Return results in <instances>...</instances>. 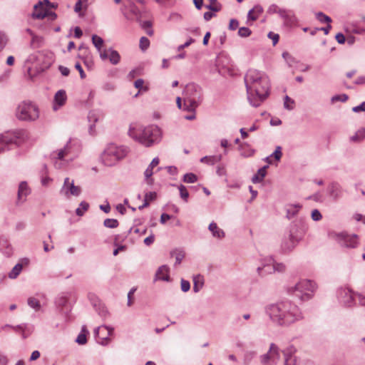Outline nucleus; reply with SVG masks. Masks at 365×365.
I'll list each match as a JSON object with an SVG mask.
<instances>
[{"instance_id": "obj_1", "label": "nucleus", "mask_w": 365, "mask_h": 365, "mask_svg": "<svg viewBox=\"0 0 365 365\" xmlns=\"http://www.w3.org/2000/svg\"><path fill=\"white\" fill-rule=\"evenodd\" d=\"M247 98L254 107L259 106L269 95V82L267 76L258 70L250 69L245 76Z\"/></svg>"}, {"instance_id": "obj_2", "label": "nucleus", "mask_w": 365, "mask_h": 365, "mask_svg": "<svg viewBox=\"0 0 365 365\" xmlns=\"http://www.w3.org/2000/svg\"><path fill=\"white\" fill-rule=\"evenodd\" d=\"M271 319L279 324H290L302 319L299 308L289 302H284L269 307Z\"/></svg>"}, {"instance_id": "obj_3", "label": "nucleus", "mask_w": 365, "mask_h": 365, "mask_svg": "<svg viewBox=\"0 0 365 365\" xmlns=\"http://www.w3.org/2000/svg\"><path fill=\"white\" fill-rule=\"evenodd\" d=\"M128 135L140 144L150 147L160 140L161 131L155 125L143 128L136 124H132L130 126Z\"/></svg>"}, {"instance_id": "obj_4", "label": "nucleus", "mask_w": 365, "mask_h": 365, "mask_svg": "<svg viewBox=\"0 0 365 365\" xmlns=\"http://www.w3.org/2000/svg\"><path fill=\"white\" fill-rule=\"evenodd\" d=\"M201 90L194 83L187 84L183 91V110L195 112L201 101Z\"/></svg>"}, {"instance_id": "obj_5", "label": "nucleus", "mask_w": 365, "mask_h": 365, "mask_svg": "<svg viewBox=\"0 0 365 365\" xmlns=\"http://www.w3.org/2000/svg\"><path fill=\"white\" fill-rule=\"evenodd\" d=\"M317 289L315 283L310 280H302L288 289V292L302 301L311 299Z\"/></svg>"}, {"instance_id": "obj_6", "label": "nucleus", "mask_w": 365, "mask_h": 365, "mask_svg": "<svg viewBox=\"0 0 365 365\" xmlns=\"http://www.w3.org/2000/svg\"><path fill=\"white\" fill-rule=\"evenodd\" d=\"M16 116L20 120H36L39 117V110L34 103L30 101H23L16 108Z\"/></svg>"}, {"instance_id": "obj_7", "label": "nucleus", "mask_w": 365, "mask_h": 365, "mask_svg": "<svg viewBox=\"0 0 365 365\" xmlns=\"http://www.w3.org/2000/svg\"><path fill=\"white\" fill-rule=\"evenodd\" d=\"M29 138V135L26 130H15L6 132L0 135V152L3 148L15 144L19 145L26 142Z\"/></svg>"}, {"instance_id": "obj_8", "label": "nucleus", "mask_w": 365, "mask_h": 365, "mask_svg": "<svg viewBox=\"0 0 365 365\" xmlns=\"http://www.w3.org/2000/svg\"><path fill=\"white\" fill-rule=\"evenodd\" d=\"M125 155V150L124 148L114 144H110L103 152L102 160L106 165L110 166L123 158Z\"/></svg>"}, {"instance_id": "obj_9", "label": "nucleus", "mask_w": 365, "mask_h": 365, "mask_svg": "<svg viewBox=\"0 0 365 365\" xmlns=\"http://www.w3.org/2000/svg\"><path fill=\"white\" fill-rule=\"evenodd\" d=\"M51 4L48 0H43L38 2L34 6L33 17L38 19H42L45 17H48L51 21L56 19V14L52 11H49L47 9Z\"/></svg>"}, {"instance_id": "obj_10", "label": "nucleus", "mask_w": 365, "mask_h": 365, "mask_svg": "<svg viewBox=\"0 0 365 365\" xmlns=\"http://www.w3.org/2000/svg\"><path fill=\"white\" fill-rule=\"evenodd\" d=\"M81 192V188L78 185H75L74 181L66 178L64 180V182L62 188L61 189V193L64 195L67 198L71 196H78Z\"/></svg>"}, {"instance_id": "obj_11", "label": "nucleus", "mask_w": 365, "mask_h": 365, "mask_svg": "<svg viewBox=\"0 0 365 365\" xmlns=\"http://www.w3.org/2000/svg\"><path fill=\"white\" fill-rule=\"evenodd\" d=\"M71 151V146L68 143L63 148L59 149L51 153V156L54 161V165L58 168H61L63 165L61 161H64L68 157Z\"/></svg>"}, {"instance_id": "obj_12", "label": "nucleus", "mask_w": 365, "mask_h": 365, "mask_svg": "<svg viewBox=\"0 0 365 365\" xmlns=\"http://www.w3.org/2000/svg\"><path fill=\"white\" fill-rule=\"evenodd\" d=\"M279 359L278 348L271 344L268 353L262 357L263 365H276Z\"/></svg>"}, {"instance_id": "obj_13", "label": "nucleus", "mask_w": 365, "mask_h": 365, "mask_svg": "<svg viewBox=\"0 0 365 365\" xmlns=\"http://www.w3.org/2000/svg\"><path fill=\"white\" fill-rule=\"evenodd\" d=\"M284 269V266L282 264H275L273 259H268V263L264 264L262 267H258L257 270L259 274L265 275L272 274L275 270L282 272Z\"/></svg>"}, {"instance_id": "obj_14", "label": "nucleus", "mask_w": 365, "mask_h": 365, "mask_svg": "<svg viewBox=\"0 0 365 365\" xmlns=\"http://www.w3.org/2000/svg\"><path fill=\"white\" fill-rule=\"evenodd\" d=\"M336 237L341 240L343 243V245L346 247L354 248L358 245V239L357 236L354 235H347L346 234L342 232L336 235Z\"/></svg>"}, {"instance_id": "obj_15", "label": "nucleus", "mask_w": 365, "mask_h": 365, "mask_svg": "<svg viewBox=\"0 0 365 365\" xmlns=\"http://www.w3.org/2000/svg\"><path fill=\"white\" fill-rule=\"evenodd\" d=\"M113 332V328H110L106 326H102L99 327L98 329L96 331V334L98 335V338L101 339V343L102 344H106L109 341L108 336L112 335Z\"/></svg>"}, {"instance_id": "obj_16", "label": "nucleus", "mask_w": 365, "mask_h": 365, "mask_svg": "<svg viewBox=\"0 0 365 365\" xmlns=\"http://www.w3.org/2000/svg\"><path fill=\"white\" fill-rule=\"evenodd\" d=\"M67 100V96L66 93V91L63 90H60L56 92V93L54 96V100H53V110H56L61 106H63Z\"/></svg>"}, {"instance_id": "obj_17", "label": "nucleus", "mask_w": 365, "mask_h": 365, "mask_svg": "<svg viewBox=\"0 0 365 365\" xmlns=\"http://www.w3.org/2000/svg\"><path fill=\"white\" fill-rule=\"evenodd\" d=\"M30 194V188L29 187L26 182H21L19 184L18 190V201L23 202L25 201L26 197Z\"/></svg>"}, {"instance_id": "obj_18", "label": "nucleus", "mask_w": 365, "mask_h": 365, "mask_svg": "<svg viewBox=\"0 0 365 365\" xmlns=\"http://www.w3.org/2000/svg\"><path fill=\"white\" fill-rule=\"evenodd\" d=\"M29 260L26 259H22L21 263L16 264L12 270L9 273V277L11 279L16 278L22 270L24 265H27Z\"/></svg>"}, {"instance_id": "obj_19", "label": "nucleus", "mask_w": 365, "mask_h": 365, "mask_svg": "<svg viewBox=\"0 0 365 365\" xmlns=\"http://www.w3.org/2000/svg\"><path fill=\"white\" fill-rule=\"evenodd\" d=\"M345 294L354 304L358 303L359 305L365 306V297L358 293H352L351 291H345Z\"/></svg>"}, {"instance_id": "obj_20", "label": "nucleus", "mask_w": 365, "mask_h": 365, "mask_svg": "<svg viewBox=\"0 0 365 365\" xmlns=\"http://www.w3.org/2000/svg\"><path fill=\"white\" fill-rule=\"evenodd\" d=\"M156 279L169 281V268L163 265L159 267L155 274Z\"/></svg>"}, {"instance_id": "obj_21", "label": "nucleus", "mask_w": 365, "mask_h": 365, "mask_svg": "<svg viewBox=\"0 0 365 365\" xmlns=\"http://www.w3.org/2000/svg\"><path fill=\"white\" fill-rule=\"evenodd\" d=\"M294 352L295 349L294 347H290L284 351L285 355L284 365H297L296 359L291 356Z\"/></svg>"}, {"instance_id": "obj_22", "label": "nucleus", "mask_w": 365, "mask_h": 365, "mask_svg": "<svg viewBox=\"0 0 365 365\" xmlns=\"http://www.w3.org/2000/svg\"><path fill=\"white\" fill-rule=\"evenodd\" d=\"M267 168H268V165H265V166L262 167V168H260L258 170V172L257 173V174H255L253 176V178L252 179V182L257 183V182H262L267 175Z\"/></svg>"}, {"instance_id": "obj_23", "label": "nucleus", "mask_w": 365, "mask_h": 365, "mask_svg": "<svg viewBox=\"0 0 365 365\" xmlns=\"http://www.w3.org/2000/svg\"><path fill=\"white\" fill-rule=\"evenodd\" d=\"M263 12V9L261 6L257 5L248 13V19L255 21L258 19L259 15Z\"/></svg>"}, {"instance_id": "obj_24", "label": "nucleus", "mask_w": 365, "mask_h": 365, "mask_svg": "<svg viewBox=\"0 0 365 365\" xmlns=\"http://www.w3.org/2000/svg\"><path fill=\"white\" fill-rule=\"evenodd\" d=\"M282 156V148L280 146H277L273 153L270 156L267 157L265 160L268 164H272L273 163L272 158H274L275 160L279 161Z\"/></svg>"}, {"instance_id": "obj_25", "label": "nucleus", "mask_w": 365, "mask_h": 365, "mask_svg": "<svg viewBox=\"0 0 365 365\" xmlns=\"http://www.w3.org/2000/svg\"><path fill=\"white\" fill-rule=\"evenodd\" d=\"M209 230L212 232L214 237L218 238H222L225 236V233L222 230L219 228L216 223L212 222L209 225Z\"/></svg>"}, {"instance_id": "obj_26", "label": "nucleus", "mask_w": 365, "mask_h": 365, "mask_svg": "<svg viewBox=\"0 0 365 365\" xmlns=\"http://www.w3.org/2000/svg\"><path fill=\"white\" fill-rule=\"evenodd\" d=\"M296 242L297 241L294 239V236L292 235H289V239L283 242L282 249L284 251L292 250L294 247Z\"/></svg>"}, {"instance_id": "obj_27", "label": "nucleus", "mask_w": 365, "mask_h": 365, "mask_svg": "<svg viewBox=\"0 0 365 365\" xmlns=\"http://www.w3.org/2000/svg\"><path fill=\"white\" fill-rule=\"evenodd\" d=\"M193 290L195 292H197L203 286L204 284V278L201 275H197L195 276L193 278Z\"/></svg>"}, {"instance_id": "obj_28", "label": "nucleus", "mask_w": 365, "mask_h": 365, "mask_svg": "<svg viewBox=\"0 0 365 365\" xmlns=\"http://www.w3.org/2000/svg\"><path fill=\"white\" fill-rule=\"evenodd\" d=\"M159 164V159L158 158H155L152 162L150 163L148 168L145 171V176L148 179L150 178L153 173V169L156 167Z\"/></svg>"}, {"instance_id": "obj_29", "label": "nucleus", "mask_w": 365, "mask_h": 365, "mask_svg": "<svg viewBox=\"0 0 365 365\" xmlns=\"http://www.w3.org/2000/svg\"><path fill=\"white\" fill-rule=\"evenodd\" d=\"M157 194L155 192H150L145 195V202L142 206L139 207V209H142L149 205L150 202L155 200Z\"/></svg>"}, {"instance_id": "obj_30", "label": "nucleus", "mask_w": 365, "mask_h": 365, "mask_svg": "<svg viewBox=\"0 0 365 365\" xmlns=\"http://www.w3.org/2000/svg\"><path fill=\"white\" fill-rule=\"evenodd\" d=\"M365 138V129L361 128L358 130L356 133L352 135L350 140L353 142H360Z\"/></svg>"}, {"instance_id": "obj_31", "label": "nucleus", "mask_w": 365, "mask_h": 365, "mask_svg": "<svg viewBox=\"0 0 365 365\" xmlns=\"http://www.w3.org/2000/svg\"><path fill=\"white\" fill-rule=\"evenodd\" d=\"M221 160L220 155L206 156L201 159V162L210 165H214Z\"/></svg>"}, {"instance_id": "obj_32", "label": "nucleus", "mask_w": 365, "mask_h": 365, "mask_svg": "<svg viewBox=\"0 0 365 365\" xmlns=\"http://www.w3.org/2000/svg\"><path fill=\"white\" fill-rule=\"evenodd\" d=\"M108 58L111 63L115 65L119 63L120 60V56L118 51L110 50Z\"/></svg>"}, {"instance_id": "obj_33", "label": "nucleus", "mask_w": 365, "mask_h": 365, "mask_svg": "<svg viewBox=\"0 0 365 365\" xmlns=\"http://www.w3.org/2000/svg\"><path fill=\"white\" fill-rule=\"evenodd\" d=\"M209 4L206 5V8L209 10L215 12H217L221 9V5L217 2V0H208Z\"/></svg>"}, {"instance_id": "obj_34", "label": "nucleus", "mask_w": 365, "mask_h": 365, "mask_svg": "<svg viewBox=\"0 0 365 365\" xmlns=\"http://www.w3.org/2000/svg\"><path fill=\"white\" fill-rule=\"evenodd\" d=\"M301 208L299 205H289L287 208V215L289 217L294 216Z\"/></svg>"}, {"instance_id": "obj_35", "label": "nucleus", "mask_w": 365, "mask_h": 365, "mask_svg": "<svg viewBox=\"0 0 365 365\" xmlns=\"http://www.w3.org/2000/svg\"><path fill=\"white\" fill-rule=\"evenodd\" d=\"M152 22L150 21H145L140 24L141 27L145 31L146 34L152 36L154 34L153 30L151 29Z\"/></svg>"}, {"instance_id": "obj_36", "label": "nucleus", "mask_w": 365, "mask_h": 365, "mask_svg": "<svg viewBox=\"0 0 365 365\" xmlns=\"http://www.w3.org/2000/svg\"><path fill=\"white\" fill-rule=\"evenodd\" d=\"M92 42L98 51H101V49L103 46V38L97 35H93L92 36Z\"/></svg>"}, {"instance_id": "obj_37", "label": "nucleus", "mask_w": 365, "mask_h": 365, "mask_svg": "<svg viewBox=\"0 0 365 365\" xmlns=\"http://www.w3.org/2000/svg\"><path fill=\"white\" fill-rule=\"evenodd\" d=\"M89 204L86 202H81L79 207L76 209V214L78 216H82L85 212L88 210Z\"/></svg>"}, {"instance_id": "obj_38", "label": "nucleus", "mask_w": 365, "mask_h": 365, "mask_svg": "<svg viewBox=\"0 0 365 365\" xmlns=\"http://www.w3.org/2000/svg\"><path fill=\"white\" fill-rule=\"evenodd\" d=\"M150 46V41L146 37H141L139 42V47L143 51H145Z\"/></svg>"}, {"instance_id": "obj_39", "label": "nucleus", "mask_w": 365, "mask_h": 365, "mask_svg": "<svg viewBox=\"0 0 365 365\" xmlns=\"http://www.w3.org/2000/svg\"><path fill=\"white\" fill-rule=\"evenodd\" d=\"M28 304L36 310H38L41 307L39 301L34 297H30L28 299Z\"/></svg>"}, {"instance_id": "obj_40", "label": "nucleus", "mask_w": 365, "mask_h": 365, "mask_svg": "<svg viewBox=\"0 0 365 365\" xmlns=\"http://www.w3.org/2000/svg\"><path fill=\"white\" fill-rule=\"evenodd\" d=\"M103 225L108 228H115L118 226V222L115 219H106L104 220Z\"/></svg>"}, {"instance_id": "obj_41", "label": "nucleus", "mask_w": 365, "mask_h": 365, "mask_svg": "<svg viewBox=\"0 0 365 365\" xmlns=\"http://www.w3.org/2000/svg\"><path fill=\"white\" fill-rule=\"evenodd\" d=\"M197 180V176L193 173H187L183 177V181L186 183H193Z\"/></svg>"}, {"instance_id": "obj_42", "label": "nucleus", "mask_w": 365, "mask_h": 365, "mask_svg": "<svg viewBox=\"0 0 365 365\" xmlns=\"http://www.w3.org/2000/svg\"><path fill=\"white\" fill-rule=\"evenodd\" d=\"M317 19L322 23L329 24L331 22V18L322 12L317 14Z\"/></svg>"}, {"instance_id": "obj_43", "label": "nucleus", "mask_w": 365, "mask_h": 365, "mask_svg": "<svg viewBox=\"0 0 365 365\" xmlns=\"http://www.w3.org/2000/svg\"><path fill=\"white\" fill-rule=\"evenodd\" d=\"M28 32L30 34V35L32 37V39H31V43L33 45H36V46H38L40 45V43L42 42L43 41V38L41 37H39V36H37L36 35H34L33 34V32L28 29Z\"/></svg>"}, {"instance_id": "obj_44", "label": "nucleus", "mask_w": 365, "mask_h": 365, "mask_svg": "<svg viewBox=\"0 0 365 365\" xmlns=\"http://www.w3.org/2000/svg\"><path fill=\"white\" fill-rule=\"evenodd\" d=\"M179 191H180V197L185 201H187V198H188V196H189V193H188L186 187L184 185H181L179 186Z\"/></svg>"}, {"instance_id": "obj_45", "label": "nucleus", "mask_w": 365, "mask_h": 365, "mask_svg": "<svg viewBox=\"0 0 365 365\" xmlns=\"http://www.w3.org/2000/svg\"><path fill=\"white\" fill-rule=\"evenodd\" d=\"M8 41L7 36L3 32H0V52L4 49Z\"/></svg>"}, {"instance_id": "obj_46", "label": "nucleus", "mask_w": 365, "mask_h": 365, "mask_svg": "<svg viewBox=\"0 0 365 365\" xmlns=\"http://www.w3.org/2000/svg\"><path fill=\"white\" fill-rule=\"evenodd\" d=\"M251 31L247 27H241L239 29L238 34L241 37H247L251 34Z\"/></svg>"}, {"instance_id": "obj_47", "label": "nucleus", "mask_w": 365, "mask_h": 365, "mask_svg": "<svg viewBox=\"0 0 365 365\" xmlns=\"http://www.w3.org/2000/svg\"><path fill=\"white\" fill-rule=\"evenodd\" d=\"M294 101L292 100L289 97L286 96L284 98V106L288 110H292L294 108Z\"/></svg>"}, {"instance_id": "obj_48", "label": "nucleus", "mask_w": 365, "mask_h": 365, "mask_svg": "<svg viewBox=\"0 0 365 365\" xmlns=\"http://www.w3.org/2000/svg\"><path fill=\"white\" fill-rule=\"evenodd\" d=\"M348 99V96L346 94H341V95H336L331 98V101L336 102V101H342L345 102Z\"/></svg>"}, {"instance_id": "obj_49", "label": "nucleus", "mask_w": 365, "mask_h": 365, "mask_svg": "<svg viewBox=\"0 0 365 365\" xmlns=\"http://www.w3.org/2000/svg\"><path fill=\"white\" fill-rule=\"evenodd\" d=\"M87 341L85 333H80L76 339V342L79 344H85Z\"/></svg>"}, {"instance_id": "obj_50", "label": "nucleus", "mask_w": 365, "mask_h": 365, "mask_svg": "<svg viewBox=\"0 0 365 365\" xmlns=\"http://www.w3.org/2000/svg\"><path fill=\"white\" fill-rule=\"evenodd\" d=\"M144 81L143 79H138L135 81V87L138 89H143L144 91H147L148 88L146 86L143 87Z\"/></svg>"}, {"instance_id": "obj_51", "label": "nucleus", "mask_w": 365, "mask_h": 365, "mask_svg": "<svg viewBox=\"0 0 365 365\" xmlns=\"http://www.w3.org/2000/svg\"><path fill=\"white\" fill-rule=\"evenodd\" d=\"M312 218L314 221H318L322 219V215L318 210H314L312 212Z\"/></svg>"}, {"instance_id": "obj_52", "label": "nucleus", "mask_w": 365, "mask_h": 365, "mask_svg": "<svg viewBox=\"0 0 365 365\" xmlns=\"http://www.w3.org/2000/svg\"><path fill=\"white\" fill-rule=\"evenodd\" d=\"M331 194L334 198H336L340 195V190L337 185H333L331 190Z\"/></svg>"}, {"instance_id": "obj_53", "label": "nucleus", "mask_w": 365, "mask_h": 365, "mask_svg": "<svg viewBox=\"0 0 365 365\" xmlns=\"http://www.w3.org/2000/svg\"><path fill=\"white\" fill-rule=\"evenodd\" d=\"M190 288V284L188 281L182 279L181 281V289L183 292H187Z\"/></svg>"}, {"instance_id": "obj_54", "label": "nucleus", "mask_w": 365, "mask_h": 365, "mask_svg": "<svg viewBox=\"0 0 365 365\" xmlns=\"http://www.w3.org/2000/svg\"><path fill=\"white\" fill-rule=\"evenodd\" d=\"M75 68L78 71L81 78L82 79H84L86 76L83 70L81 65L79 63H76L75 65Z\"/></svg>"}, {"instance_id": "obj_55", "label": "nucleus", "mask_w": 365, "mask_h": 365, "mask_svg": "<svg viewBox=\"0 0 365 365\" xmlns=\"http://www.w3.org/2000/svg\"><path fill=\"white\" fill-rule=\"evenodd\" d=\"M110 50L111 49H110V50H106V49L101 50V51H99L101 58L103 60H106V59L108 58Z\"/></svg>"}, {"instance_id": "obj_56", "label": "nucleus", "mask_w": 365, "mask_h": 365, "mask_svg": "<svg viewBox=\"0 0 365 365\" xmlns=\"http://www.w3.org/2000/svg\"><path fill=\"white\" fill-rule=\"evenodd\" d=\"M239 26V23L237 20L235 19H231L230 21V24H229V29L230 30H235L237 29V28Z\"/></svg>"}, {"instance_id": "obj_57", "label": "nucleus", "mask_w": 365, "mask_h": 365, "mask_svg": "<svg viewBox=\"0 0 365 365\" xmlns=\"http://www.w3.org/2000/svg\"><path fill=\"white\" fill-rule=\"evenodd\" d=\"M154 240H155V236L153 235H151L144 240V243L147 246H149L153 243Z\"/></svg>"}, {"instance_id": "obj_58", "label": "nucleus", "mask_w": 365, "mask_h": 365, "mask_svg": "<svg viewBox=\"0 0 365 365\" xmlns=\"http://www.w3.org/2000/svg\"><path fill=\"white\" fill-rule=\"evenodd\" d=\"M354 112L358 113L360 111H365V102H363L360 106H355L352 108Z\"/></svg>"}, {"instance_id": "obj_59", "label": "nucleus", "mask_w": 365, "mask_h": 365, "mask_svg": "<svg viewBox=\"0 0 365 365\" xmlns=\"http://www.w3.org/2000/svg\"><path fill=\"white\" fill-rule=\"evenodd\" d=\"M135 289H131L129 292H128V306H131L133 303V295L135 292Z\"/></svg>"}, {"instance_id": "obj_60", "label": "nucleus", "mask_w": 365, "mask_h": 365, "mask_svg": "<svg viewBox=\"0 0 365 365\" xmlns=\"http://www.w3.org/2000/svg\"><path fill=\"white\" fill-rule=\"evenodd\" d=\"M336 40L339 43H344L346 38L342 34L339 33L336 35Z\"/></svg>"}, {"instance_id": "obj_61", "label": "nucleus", "mask_w": 365, "mask_h": 365, "mask_svg": "<svg viewBox=\"0 0 365 365\" xmlns=\"http://www.w3.org/2000/svg\"><path fill=\"white\" fill-rule=\"evenodd\" d=\"M268 36L272 39L273 44L275 45L279 41V35L273 34L272 32L269 33Z\"/></svg>"}, {"instance_id": "obj_62", "label": "nucleus", "mask_w": 365, "mask_h": 365, "mask_svg": "<svg viewBox=\"0 0 365 365\" xmlns=\"http://www.w3.org/2000/svg\"><path fill=\"white\" fill-rule=\"evenodd\" d=\"M84 64L88 69H92L93 67V61L91 58L85 59Z\"/></svg>"}, {"instance_id": "obj_63", "label": "nucleus", "mask_w": 365, "mask_h": 365, "mask_svg": "<svg viewBox=\"0 0 365 365\" xmlns=\"http://www.w3.org/2000/svg\"><path fill=\"white\" fill-rule=\"evenodd\" d=\"M194 42V39L192 38H190L187 42H185L184 44L182 45H180L179 47H178V51H181L182 50L183 48H186V47H188L191 43H192Z\"/></svg>"}, {"instance_id": "obj_64", "label": "nucleus", "mask_w": 365, "mask_h": 365, "mask_svg": "<svg viewBox=\"0 0 365 365\" xmlns=\"http://www.w3.org/2000/svg\"><path fill=\"white\" fill-rule=\"evenodd\" d=\"M40 357V352L38 351H34L31 353L30 360L31 361H35L38 359Z\"/></svg>"}]
</instances>
